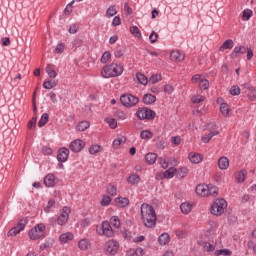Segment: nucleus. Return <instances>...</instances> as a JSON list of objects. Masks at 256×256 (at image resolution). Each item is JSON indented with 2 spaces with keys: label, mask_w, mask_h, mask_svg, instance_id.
Instances as JSON below:
<instances>
[{
  "label": "nucleus",
  "mask_w": 256,
  "mask_h": 256,
  "mask_svg": "<svg viewBox=\"0 0 256 256\" xmlns=\"http://www.w3.org/2000/svg\"><path fill=\"white\" fill-rule=\"evenodd\" d=\"M141 217L143 224L148 229H153L155 225H157V214L155 213V209L153 206L149 204H142L141 205Z\"/></svg>",
  "instance_id": "nucleus-1"
},
{
  "label": "nucleus",
  "mask_w": 256,
  "mask_h": 256,
  "mask_svg": "<svg viewBox=\"0 0 256 256\" xmlns=\"http://www.w3.org/2000/svg\"><path fill=\"white\" fill-rule=\"evenodd\" d=\"M101 74L104 79L119 77L120 75H123V66L113 62L111 64L105 65L102 68Z\"/></svg>",
  "instance_id": "nucleus-2"
},
{
  "label": "nucleus",
  "mask_w": 256,
  "mask_h": 256,
  "mask_svg": "<svg viewBox=\"0 0 256 256\" xmlns=\"http://www.w3.org/2000/svg\"><path fill=\"white\" fill-rule=\"evenodd\" d=\"M45 224L39 223L35 225L28 233L29 239L37 241V239H45Z\"/></svg>",
  "instance_id": "nucleus-3"
},
{
  "label": "nucleus",
  "mask_w": 256,
  "mask_h": 256,
  "mask_svg": "<svg viewBox=\"0 0 256 256\" xmlns=\"http://www.w3.org/2000/svg\"><path fill=\"white\" fill-rule=\"evenodd\" d=\"M225 209H227V201L225 199H217L211 206L210 211L212 215H216V217H220L225 213Z\"/></svg>",
  "instance_id": "nucleus-4"
},
{
  "label": "nucleus",
  "mask_w": 256,
  "mask_h": 256,
  "mask_svg": "<svg viewBox=\"0 0 256 256\" xmlns=\"http://www.w3.org/2000/svg\"><path fill=\"white\" fill-rule=\"evenodd\" d=\"M120 101L124 107L131 109V107H135L139 103V98L133 94H124L120 97Z\"/></svg>",
  "instance_id": "nucleus-5"
},
{
  "label": "nucleus",
  "mask_w": 256,
  "mask_h": 256,
  "mask_svg": "<svg viewBox=\"0 0 256 256\" xmlns=\"http://www.w3.org/2000/svg\"><path fill=\"white\" fill-rule=\"evenodd\" d=\"M155 111L149 109V108H139L136 111V117L138 119H140L141 121L147 119L148 121L153 120V118L155 117Z\"/></svg>",
  "instance_id": "nucleus-6"
},
{
  "label": "nucleus",
  "mask_w": 256,
  "mask_h": 256,
  "mask_svg": "<svg viewBox=\"0 0 256 256\" xmlns=\"http://www.w3.org/2000/svg\"><path fill=\"white\" fill-rule=\"evenodd\" d=\"M98 235H105V237H113L114 232L111 224L107 221H103L101 226L96 227Z\"/></svg>",
  "instance_id": "nucleus-7"
},
{
  "label": "nucleus",
  "mask_w": 256,
  "mask_h": 256,
  "mask_svg": "<svg viewBox=\"0 0 256 256\" xmlns=\"http://www.w3.org/2000/svg\"><path fill=\"white\" fill-rule=\"evenodd\" d=\"M117 251H119V242L116 240H109L106 242V253L109 255H116Z\"/></svg>",
  "instance_id": "nucleus-8"
},
{
  "label": "nucleus",
  "mask_w": 256,
  "mask_h": 256,
  "mask_svg": "<svg viewBox=\"0 0 256 256\" xmlns=\"http://www.w3.org/2000/svg\"><path fill=\"white\" fill-rule=\"evenodd\" d=\"M71 213V209L69 207H64L62 209V213L60 214V216L57 219V223L59 225H65L67 223V221H69V214Z\"/></svg>",
  "instance_id": "nucleus-9"
},
{
  "label": "nucleus",
  "mask_w": 256,
  "mask_h": 256,
  "mask_svg": "<svg viewBox=\"0 0 256 256\" xmlns=\"http://www.w3.org/2000/svg\"><path fill=\"white\" fill-rule=\"evenodd\" d=\"M70 149L73 153H79V151L83 150L85 147V142L81 139H76L70 143Z\"/></svg>",
  "instance_id": "nucleus-10"
},
{
  "label": "nucleus",
  "mask_w": 256,
  "mask_h": 256,
  "mask_svg": "<svg viewBox=\"0 0 256 256\" xmlns=\"http://www.w3.org/2000/svg\"><path fill=\"white\" fill-rule=\"evenodd\" d=\"M177 175V168L170 167L158 175L159 179H173Z\"/></svg>",
  "instance_id": "nucleus-11"
},
{
  "label": "nucleus",
  "mask_w": 256,
  "mask_h": 256,
  "mask_svg": "<svg viewBox=\"0 0 256 256\" xmlns=\"http://www.w3.org/2000/svg\"><path fill=\"white\" fill-rule=\"evenodd\" d=\"M170 59L171 61H176L177 63H181V61L185 60V53L179 50H173L170 53Z\"/></svg>",
  "instance_id": "nucleus-12"
},
{
  "label": "nucleus",
  "mask_w": 256,
  "mask_h": 256,
  "mask_svg": "<svg viewBox=\"0 0 256 256\" xmlns=\"http://www.w3.org/2000/svg\"><path fill=\"white\" fill-rule=\"evenodd\" d=\"M25 229V223L23 221H20L17 226L9 230L8 237H15V235H19L21 231Z\"/></svg>",
  "instance_id": "nucleus-13"
},
{
  "label": "nucleus",
  "mask_w": 256,
  "mask_h": 256,
  "mask_svg": "<svg viewBox=\"0 0 256 256\" xmlns=\"http://www.w3.org/2000/svg\"><path fill=\"white\" fill-rule=\"evenodd\" d=\"M57 159L60 163H65V161H67V159H69V149L60 148L59 153L57 155Z\"/></svg>",
  "instance_id": "nucleus-14"
},
{
  "label": "nucleus",
  "mask_w": 256,
  "mask_h": 256,
  "mask_svg": "<svg viewBox=\"0 0 256 256\" xmlns=\"http://www.w3.org/2000/svg\"><path fill=\"white\" fill-rule=\"evenodd\" d=\"M78 248L80 251H87L91 249V242L87 238H83L78 242Z\"/></svg>",
  "instance_id": "nucleus-15"
},
{
  "label": "nucleus",
  "mask_w": 256,
  "mask_h": 256,
  "mask_svg": "<svg viewBox=\"0 0 256 256\" xmlns=\"http://www.w3.org/2000/svg\"><path fill=\"white\" fill-rule=\"evenodd\" d=\"M126 142L127 138L125 136H117L112 142V147L114 149H119V147H121V145H125Z\"/></svg>",
  "instance_id": "nucleus-16"
},
{
  "label": "nucleus",
  "mask_w": 256,
  "mask_h": 256,
  "mask_svg": "<svg viewBox=\"0 0 256 256\" xmlns=\"http://www.w3.org/2000/svg\"><path fill=\"white\" fill-rule=\"evenodd\" d=\"M218 167L222 171L229 169V158H227L226 156L220 157L218 160Z\"/></svg>",
  "instance_id": "nucleus-17"
},
{
  "label": "nucleus",
  "mask_w": 256,
  "mask_h": 256,
  "mask_svg": "<svg viewBox=\"0 0 256 256\" xmlns=\"http://www.w3.org/2000/svg\"><path fill=\"white\" fill-rule=\"evenodd\" d=\"M219 195V188L213 184L207 185V197H217Z\"/></svg>",
  "instance_id": "nucleus-18"
},
{
  "label": "nucleus",
  "mask_w": 256,
  "mask_h": 256,
  "mask_svg": "<svg viewBox=\"0 0 256 256\" xmlns=\"http://www.w3.org/2000/svg\"><path fill=\"white\" fill-rule=\"evenodd\" d=\"M127 181L130 185L137 186L141 182V176H139L138 174L132 173L128 176Z\"/></svg>",
  "instance_id": "nucleus-19"
},
{
  "label": "nucleus",
  "mask_w": 256,
  "mask_h": 256,
  "mask_svg": "<svg viewBox=\"0 0 256 256\" xmlns=\"http://www.w3.org/2000/svg\"><path fill=\"white\" fill-rule=\"evenodd\" d=\"M188 159L190 163L198 164L201 163V161H203V156L199 153H190L188 155Z\"/></svg>",
  "instance_id": "nucleus-20"
},
{
  "label": "nucleus",
  "mask_w": 256,
  "mask_h": 256,
  "mask_svg": "<svg viewBox=\"0 0 256 256\" xmlns=\"http://www.w3.org/2000/svg\"><path fill=\"white\" fill-rule=\"evenodd\" d=\"M44 185L46 187H55V175L48 174L44 177Z\"/></svg>",
  "instance_id": "nucleus-21"
},
{
  "label": "nucleus",
  "mask_w": 256,
  "mask_h": 256,
  "mask_svg": "<svg viewBox=\"0 0 256 256\" xmlns=\"http://www.w3.org/2000/svg\"><path fill=\"white\" fill-rule=\"evenodd\" d=\"M74 235L71 232H66L60 235L59 240L61 243H69V241H73Z\"/></svg>",
  "instance_id": "nucleus-22"
},
{
  "label": "nucleus",
  "mask_w": 256,
  "mask_h": 256,
  "mask_svg": "<svg viewBox=\"0 0 256 256\" xmlns=\"http://www.w3.org/2000/svg\"><path fill=\"white\" fill-rule=\"evenodd\" d=\"M192 209H193V205H191V203H189V202H183L180 205V210L182 211V213L184 215H189V213H191Z\"/></svg>",
  "instance_id": "nucleus-23"
},
{
  "label": "nucleus",
  "mask_w": 256,
  "mask_h": 256,
  "mask_svg": "<svg viewBox=\"0 0 256 256\" xmlns=\"http://www.w3.org/2000/svg\"><path fill=\"white\" fill-rule=\"evenodd\" d=\"M155 101H157V97H155V95L145 94L143 96V103L145 105H153V103H155Z\"/></svg>",
  "instance_id": "nucleus-24"
},
{
  "label": "nucleus",
  "mask_w": 256,
  "mask_h": 256,
  "mask_svg": "<svg viewBox=\"0 0 256 256\" xmlns=\"http://www.w3.org/2000/svg\"><path fill=\"white\" fill-rule=\"evenodd\" d=\"M196 193L200 196V197H207V185L206 184H199L196 187Z\"/></svg>",
  "instance_id": "nucleus-25"
},
{
  "label": "nucleus",
  "mask_w": 256,
  "mask_h": 256,
  "mask_svg": "<svg viewBox=\"0 0 256 256\" xmlns=\"http://www.w3.org/2000/svg\"><path fill=\"white\" fill-rule=\"evenodd\" d=\"M220 113H222V115L224 117H229V113H231V108H229V104L223 102L220 104Z\"/></svg>",
  "instance_id": "nucleus-26"
},
{
  "label": "nucleus",
  "mask_w": 256,
  "mask_h": 256,
  "mask_svg": "<svg viewBox=\"0 0 256 256\" xmlns=\"http://www.w3.org/2000/svg\"><path fill=\"white\" fill-rule=\"evenodd\" d=\"M219 135V131H212L201 138L202 143H209L213 137Z\"/></svg>",
  "instance_id": "nucleus-27"
},
{
  "label": "nucleus",
  "mask_w": 256,
  "mask_h": 256,
  "mask_svg": "<svg viewBox=\"0 0 256 256\" xmlns=\"http://www.w3.org/2000/svg\"><path fill=\"white\" fill-rule=\"evenodd\" d=\"M136 79L140 85H147V83H149L147 76L141 72L136 73Z\"/></svg>",
  "instance_id": "nucleus-28"
},
{
  "label": "nucleus",
  "mask_w": 256,
  "mask_h": 256,
  "mask_svg": "<svg viewBox=\"0 0 256 256\" xmlns=\"http://www.w3.org/2000/svg\"><path fill=\"white\" fill-rule=\"evenodd\" d=\"M115 201L118 207H127L129 205V198L127 197H118Z\"/></svg>",
  "instance_id": "nucleus-29"
},
{
  "label": "nucleus",
  "mask_w": 256,
  "mask_h": 256,
  "mask_svg": "<svg viewBox=\"0 0 256 256\" xmlns=\"http://www.w3.org/2000/svg\"><path fill=\"white\" fill-rule=\"evenodd\" d=\"M169 241H171V238L169 237L168 233H162L159 237H158V243L160 245H167V243H169Z\"/></svg>",
  "instance_id": "nucleus-30"
},
{
  "label": "nucleus",
  "mask_w": 256,
  "mask_h": 256,
  "mask_svg": "<svg viewBox=\"0 0 256 256\" xmlns=\"http://www.w3.org/2000/svg\"><path fill=\"white\" fill-rule=\"evenodd\" d=\"M215 256H232L233 252L230 249H220V250H216L214 252Z\"/></svg>",
  "instance_id": "nucleus-31"
},
{
  "label": "nucleus",
  "mask_w": 256,
  "mask_h": 256,
  "mask_svg": "<svg viewBox=\"0 0 256 256\" xmlns=\"http://www.w3.org/2000/svg\"><path fill=\"white\" fill-rule=\"evenodd\" d=\"M145 161L148 162L149 165H154L155 161H157V154L156 153L146 154Z\"/></svg>",
  "instance_id": "nucleus-32"
},
{
  "label": "nucleus",
  "mask_w": 256,
  "mask_h": 256,
  "mask_svg": "<svg viewBox=\"0 0 256 256\" xmlns=\"http://www.w3.org/2000/svg\"><path fill=\"white\" fill-rule=\"evenodd\" d=\"M47 123H49V114L44 113V114H42V116L38 122V127H45V125H47Z\"/></svg>",
  "instance_id": "nucleus-33"
},
{
  "label": "nucleus",
  "mask_w": 256,
  "mask_h": 256,
  "mask_svg": "<svg viewBox=\"0 0 256 256\" xmlns=\"http://www.w3.org/2000/svg\"><path fill=\"white\" fill-rule=\"evenodd\" d=\"M100 151H103V147L98 144H94L89 148L90 155H97V153H100Z\"/></svg>",
  "instance_id": "nucleus-34"
},
{
  "label": "nucleus",
  "mask_w": 256,
  "mask_h": 256,
  "mask_svg": "<svg viewBox=\"0 0 256 256\" xmlns=\"http://www.w3.org/2000/svg\"><path fill=\"white\" fill-rule=\"evenodd\" d=\"M130 33L134 36L137 37V39H143V36L141 35V31L137 26H131L130 27Z\"/></svg>",
  "instance_id": "nucleus-35"
},
{
  "label": "nucleus",
  "mask_w": 256,
  "mask_h": 256,
  "mask_svg": "<svg viewBox=\"0 0 256 256\" xmlns=\"http://www.w3.org/2000/svg\"><path fill=\"white\" fill-rule=\"evenodd\" d=\"M253 17V10L251 9H244L242 13V20L243 21H249Z\"/></svg>",
  "instance_id": "nucleus-36"
},
{
  "label": "nucleus",
  "mask_w": 256,
  "mask_h": 256,
  "mask_svg": "<svg viewBox=\"0 0 256 256\" xmlns=\"http://www.w3.org/2000/svg\"><path fill=\"white\" fill-rule=\"evenodd\" d=\"M46 73L50 79H55V77H57V72L51 67V64L47 65Z\"/></svg>",
  "instance_id": "nucleus-37"
},
{
  "label": "nucleus",
  "mask_w": 256,
  "mask_h": 256,
  "mask_svg": "<svg viewBox=\"0 0 256 256\" xmlns=\"http://www.w3.org/2000/svg\"><path fill=\"white\" fill-rule=\"evenodd\" d=\"M141 139L147 140V139H153V132L150 130H143L140 132Z\"/></svg>",
  "instance_id": "nucleus-38"
},
{
  "label": "nucleus",
  "mask_w": 256,
  "mask_h": 256,
  "mask_svg": "<svg viewBox=\"0 0 256 256\" xmlns=\"http://www.w3.org/2000/svg\"><path fill=\"white\" fill-rule=\"evenodd\" d=\"M89 127H90V124H89L88 121H81V122L77 125L76 129H77L78 131H87V129H89Z\"/></svg>",
  "instance_id": "nucleus-39"
},
{
  "label": "nucleus",
  "mask_w": 256,
  "mask_h": 256,
  "mask_svg": "<svg viewBox=\"0 0 256 256\" xmlns=\"http://www.w3.org/2000/svg\"><path fill=\"white\" fill-rule=\"evenodd\" d=\"M110 223L115 227V229H119L121 227V220L117 216H112L110 218Z\"/></svg>",
  "instance_id": "nucleus-40"
},
{
  "label": "nucleus",
  "mask_w": 256,
  "mask_h": 256,
  "mask_svg": "<svg viewBox=\"0 0 256 256\" xmlns=\"http://www.w3.org/2000/svg\"><path fill=\"white\" fill-rule=\"evenodd\" d=\"M245 177H247V170H242L238 172L236 179L238 183H243L245 181Z\"/></svg>",
  "instance_id": "nucleus-41"
},
{
  "label": "nucleus",
  "mask_w": 256,
  "mask_h": 256,
  "mask_svg": "<svg viewBox=\"0 0 256 256\" xmlns=\"http://www.w3.org/2000/svg\"><path fill=\"white\" fill-rule=\"evenodd\" d=\"M225 49H233V40H226L223 45L220 47V51H225Z\"/></svg>",
  "instance_id": "nucleus-42"
},
{
  "label": "nucleus",
  "mask_w": 256,
  "mask_h": 256,
  "mask_svg": "<svg viewBox=\"0 0 256 256\" xmlns=\"http://www.w3.org/2000/svg\"><path fill=\"white\" fill-rule=\"evenodd\" d=\"M43 87L44 89H53L54 87H57V81L55 80L45 81L43 83Z\"/></svg>",
  "instance_id": "nucleus-43"
},
{
  "label": "nucleus",
  "mask_w": 256,
  "mask_h": 256,
  "mask_svg": "<svg viewBox=\"0 0 256 256\" xmlns=\"http://www.w3.org/2000/svg\"><path fill=\"white\" fill-rule=\"evenodd\" d=\"M187 175H189V169L187 167H180L178 170V177L185 179Z\"/></svg>",
  "instance_id": "nucleus-44"
},
{
  "label": "nucleus",
  "mask_w": 256,
  "mask_h": 256,
  "mask_svg": "<svg viewBox=\"0 0 256 256\" xmlns=\"http://www.w3.org/2000/svg\"><path fill=\"white\" fill-rule=\"evenodd\" d=\"M75 4V0H72L69 4H67L64 9V15H71L73 13V5Z\"/></svg>",
  "instance_id": "nucleus-45"
},
{
  "label": "nucleus",
  "mask_w": 256,
  "mask_h": 256,
  "mask_svg": "<svg viewBox=\"0 0 256 256\" xmlns=\"http://www.w3.org/2000/svg\"><path fill=\"white\" fill-rule=\"evenodd\" d=\"M116 117L118 119H120V121H125V119H127L129 117V114L127 112H124V111H121V110H118L116 112Z\"/></svg>",
  "instance_id": "nucleus-46"
},
{
  "label": "nucleus",
  "mask_w": 256,
  "mask_h": 256,
  "mask_svg": "<svg viewBox=\"0 0 256 256\" xmlns=\"http://www.w3.org/2000/svg\"><path fill=\"white\" fill-rule=\"evenodd\" d=\"M199 88H200L202 91H205V90L209 89V80H207V79H202V80H200V82H199Z\"/></svg>",
  "instance_id": "nucleus-47"
},
{
  "label": "nucleus",
  "mask_w": 256,
  "mask_h": 256,
  "mask_svg": "<svg viewBox=\"0 0 256 256\" xmlns=\"http://www.w3.org/2000/svg\"><path fill=\"white\" fill-rule=\"evenodd\" d=\"M109 59H111V52L106 51L102 54L100 62L105 64L109 61Z\"/></svg>",
  "instance_id": "nucleus-48"
},
{
  "label": "nucleus",
  "mask_w": 256,
  "mask_h": 256,
  "mask_svg": "<svg viewBox=\"0 0 256 256\" xmlns=\"http://www.w3.org/2000/svg\"><path fill=\"white\" fill-rule=\"evenodd\" d=\"M106 123L111 129H117V120L115 118H106Z\"/></svg>",
  "instance_id": "nucleus-49"
},
{
  "label": "nucleus",
  "mask_w": 256,
  "mask_h": 256,
  "mask_svg": "<svg viewBox=\"0 0 256 256\" xmlns=\"http://www.w3.org/2000/svg\"><path fill=\"white\" fill-rule=\"evenodd\" d=\"M107 193H108V195L115 197V195H117V187L110 184L107 188Z\"/></svg>",
  "instance_id": "nucleus-50"
},
{
  "label": "nucleus",
  "mask_w": 256,
  "mask_h": 256,
  "mask_svg": "<svg viewBox=\"0 0 256 256\" xmlns=\"http://www.w3.org/2000/svg\"><path fill=\"white\" fill-rule=\"evenodd\" d=\"M245 51H246L245 47H243V46H236L234 48V50H233L232 55H239V53L241 55H243L245 53Z\"/></svg>",
  "instance_id": "nucleus-51"
},
{
  "label": "nucleus",
  "mask_w": 256,
  "mask_h": 256,
  "mask_svg": "<svg viewBox=\"0 0 256 256\" xmlns=\"http://www.w3.org/2000/svg\"><path fill=\"white\" fill-rule=\"evenodd\" d=\"M204 251H206L207 253H213V251H215V245L206 242L204 245Z\"/></svg>",
  "instance_id": "nucleus-52"
},
{
  "label": "nucleus",
  "mask_w": 256,
  "mask_h": 256,
  "mask_svg": "<svg viewBox=\"0 0 256 256\" xmlns=\"http://www.w3.org/2000/svg\"><path fill=\"white\" fill-rule=\"evenodd\" d=\"M117 13V9H115V6H110L107 10H106V15L108 17H115V14Z\"/></svg>",
  "instance_id": "nucleus-53"
},
{
  "label": "nucleus",
  "mask_w": 256,
  "mask_h": 256,
  "mask_svg": "<svg viewBox=\"0 0 256 256\" xmlns=\"http://www.w3.org/2000/svg\"><path fill=\"white\" fill-rule=\"evenodd\" d=\"M205 101V96L203 95H197L192 97V103L197 104V103H203Z\"/></svg>",
  "instance_id": "nucleus-54"
},
{
  "label": "nucleus",
  "mask_w": 256,
  "mask_h": 256,
  "mask_svg": "<svg viewBox=\"0 0 256 256\" xmlns=\"http://www.w3.org/2000/svg\"><path fill=\"white\" fill-rule=\"evenodd\" d=\"M230 95H241V88H239V86H232L230 88Z\"/></svg>",
  "instance_id": "nucleus-55"
},
{
  "label": "nucleus",
  "mask_w": 256,
  "mask_h": 256,
  "mask_svg": "<svg viewBox=\"0 0 256 256\" xmlns=\"http://www.w3.org/2000/svg\"><path fill=\"white\" fill-rule=\"evenodd\" d=\"M157 39H159V34H157L155 31H152L149 36L150 43H157Z\"/></svg>",
  "instance_id": "nucleus-56"
},
{
  "label": "nucleus",
  "mask_w": 256,
  "mask_h": 256,
  "mask_svg": "<svg viewBox=\"0 0 256 256\" xmlns=\"http://www.w3.org/2000/svg\"><path fill=\"white\" fill-rule=\"evenodd\" d=\"M63 51H65V44L64 43L57 44L55 53H57L58 55H61V53H63Z\"/></svg>",
  "instance_id": "nucleus-57"
},
{
  "label": "nucleus",
  "mask_w": 256,
  "mask_h": 256,
  "mask_svg": "<svg viewBox=\"0 0 256 256\" xmlns=\"http://www.w3.org/2000/svg\"><path fill=\"white\" fill-rule=\"evenodd\" d=\"M130 253H132L133 255H136V256H143L144 255L143 248L131 249Z\"/></svg>",
  "instance_id": "nucleus-58"
},
{
  "label": "nucleus",
  "mask_w": 256,
  "mask_h": 256,
  "mask_svg": "<svg viewBox=\"0 0 256 256\" xmlns=\"http://www.w3.org/2000/svg\"><path fill=\"white\" fill-rule=\"evenodd\" d=\"M111 203V197L109 196H103L102 200H101V205L103 207H107V205H110Z\"/></svg>",
  "instance_id": "nucleus-59"
},
{
  "label": "nucleus",
  "mask_w": 256,
  "mask_h": 256,
  "mask_svg": "<svg viewBox=\"0 0 256 256\" xmlns=\"http://www.w3.org/2000/svg\"><path fill=\"white\" fill-rule=\"evenodd\" d=\"M159 81H161V77L159 75H157V74L152 75L149 78V83H152V84L159 83Z\"/></svg>",
  "instance_id": "nucleus-60"
},
{
  "label": "nucleus",
  "mask_w": 256,
  "mask_h": 256,
  "mask_svg": "<svg viewBox=\"0 0 256 256\" xmlns=\"http://www.w3.org/2000/svg\"><path fill=\"white\" fill-rule=\"evenodd\" d=\"M173 91H175V89L172 85L167 84L164 86V93H166L167 95H171Z\"/></svg>",
  "instance_id": "nucleus-61"
},
{
  "label": "nucleus",
  "mask_w": 256,
  "mask_h": 256,
  "mask_svg": "<svg viewBox=\"0 0 256 256\" xmlns=\"http://www.w3.org/2000/svg\"><path fill=\"white\" fill-rule=\"evenodd\" d=\"M78 29H79V25H77V24H72V25H70V27H69V33H70L71 35H75V33H77Z\"/></svg>",
  "instance_id": "nucleus-62"
},
{
  "label": "nucleus",
  "mask_w": 256,
  "mask_h": 256,
  "mask_svg": "<svg viewBox=\"0 0 256 256\" xmlns=\"http://www.w3.org/2000/svg\"><path fill=\"white\" fill-rule=\"evenodd\" d=\"M171 143L176 146L181 145V136H173Z\"/></svg>",
  "instance_id": "nucleus-63"
},
{
  "label": "nucleus",
  "mask_w": 256,
  "mask_h": 256,
  "mask_svg": "<svg viewBox=\"0 0 256 256\" xmlns=\"http://www.w3.org/2000/svg\"><path fill=\"white\" fill-rule=\"evenodd\" d=\"M119 25H121V17L115 16L112 20V26L119 27Z\"/></svg>",
  "instance_id": "nucleus-64"
}]
</instances>
